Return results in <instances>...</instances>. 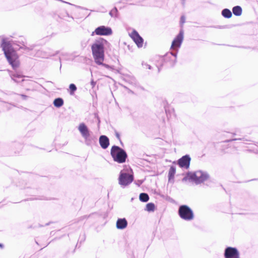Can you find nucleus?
Wrapping results in <instances>:
<instances>
[{"mask_svg": "<svg viewBox=\"0 0 258 258\" xmlns=\"http://www.w3.org/2000/svg\"><path fill=\"white\" fill-rule=\"evenodd\" d=\"M232 16L231 11L227 9V19L230 18Z\"/></svg>", "mask_w": 258, "mask_h": 258, "instance_id": "nucleus-23", "label": "nucleus"}, {"mask_svg": "<svg viewBox=\"0 0 258 258\" xmlns=\"http://www.w3.org/2000/svg\"><path fill=\"white\" fill-rule=\"evenodd\" d=\"M183 38V32L181 30L178 35L173 40L171 45V48H174L175 47H179L182 42Z\"/></svg>", "mask_w": 258, "mask_h": 258, "instance_id": "nucleus-12", "label": "nucleus"}, {"mask_svg": "<svg viewBox=\"0 0 258 258\" xmlns=\"http://www.w3.org/2000/svg\"><path fill=\"white\" fill-rule=\"evenodd\" d=\"M222 15L224 17L226 18V9L223 10L222 12Z\"/></svg>", "mask_w": 258, "mask_h": 258, "instance_id": "nucleus-26", "label": "nucleus"}, {"mask_svg": "<svg viewBox=\"0 0 258 258\" xmlns=\"http://www.w3.org/2000/svg\"><path fill=\"white\" fill-rule=\"evenodd\" d=\"M110 154L113 160L118 163L125 162L127 156L124 150L116 146L112 147Z\"/></svg>", "mask_w": 258, "mask_h": 258, "instance_id": "nucleus-4", "label": "nucleus"}, {"mask_svg": "<svg viewBox=\"0 0 258 258\" xmlns=\"http://www.w3.org/2000/svg\"><path fill=\"white\" fill-rule=\"evenodd\" d=\"M12 79L16 82H20L19 79L22 78V76L18 73L11 75Z\"/></svg>", "mask_w": 258, "mask_h": 258, "instance_id": "nucleus-19", "label": "nucleus"}, {"mask_svg": "<svg viewBox=\"0 0 258 258\" xmlns=\"http://www.w3.org/2000/svg\"><path fill=\"white\" fill-rule=\"evenodd\" d=\"M185 17L184 16H182L180 19V23L183 24L185 22Z\"/></svg>", "mask_w": 258, "mask_h": 258, "instance_id": "nucleus-25", "label": "nucleus"}, {"mask_svg": "<svg viewBox=\"0 0 258 258\" xmlns=\"http://www.w3.org/2000/svg\"><path fill=\"white\" fill-rule=\"evenodd\" d=\"M242 10L240 6H234L232 8V13L236 16H240L242 14Z\"/></svg>", "mask_w": 258, "mask_h": 258, "instance_id": "nucleus-15", "label": "nucleus"}, {"mask_svg": "<svg viewBox=\"0 0 258 258\" xmlns=\"http://www.w3.org/2000/svg\"><path fill=\"white\" fill-rule=\"evenodd\" d=\"M99 144L102 148H107L109 145V139L105 136H101L99 138Z\"/></svg>", "mask_w": 258, "mask_h": 258, "instance_id": "nucleus-13", "label": "nucleus"}, {"mask_svg": "<svg viewBox=\"0 0 258 258\" xmlns=\"http://www.w3.org/2000/svg\"><path fill=\"white\" fill-rule=\"evenodd\" d=\"M69 88L70 90V94L71 95H74V92L77 90V87L74 84H71L70 85Z\"/></svg>", "mask_w": 258, "mask_h": 258, "instance_id": "nucleus-21", "label": "nucleus"}, {"mask_svg": "<svg viewBox=\"0 0 258 258\" xmlns=\"http://www.w3.org/2000/svg\"><path fill=\"white\" fill-rule=\"evenodd\" d=\"M155 209V205L153 203H148L146 207V210L147 211H153Z\"/></svg>", "mask_w": 258, "mask_h": 258, "instance_id": "nucleus-20", "label": "nucleus"}, {"mask_svg": "<svg viewBox=\"0 0 258 258\" xmlns=\"http://www.w3.org/2000/svg\"><path fill=\"white\" fill-rule=\"evenodd\" d=\"M117 10L115 8L110 11L109 14L112 17H116L117 16Z\"/></svg>", "mask_w": 258, "mask_h": 258, "instance_id": "nucleus-22", "label": "nucleus"}, {"mask_svg": "<svg viewBox=\"0 0 258 258\" xmlns=\"http://www.w3.org/2000/svg\"><path fill=\"white\" fill-rule=\"evenodd\" d=\"M149 199V196L147 194L142 193L140 195V200L144 202H147Z\"/></svg>", "mask_w": 258, "mask_h": 258, "instance_id": "nucleus-18", "label": "nucleus"}, {"mask_svg": "<svg viewBox=\"0 0 258 258\" xmlns=\"http://www.w3.org/2000/svg\"><path fill=\"white\" fill-rule=\"evenodd\" d=\"M227 258H240V253L236 247L227 246Z\"/></svg>", "mask_w": 258, "mask_h": 258, "instance_id": "nucleus-11", "label": "nucleus"}, {"mask_svg": "<svg viewBox=\"0 0 258 258\" xmlns=\"http://www.w3.org/2000/svg\"><path fill=\"white\" fill-rule=\"evenodd\" d=\"M2 47L8 61L13 68L16 69L18 68L20 64L18 56L11 44L3 40Z\"/></svg>", "mask_w": 258, "mask_h": 258, "instance_id": "nucleus-2", "label": "nucleus"}, {"mask_svg": "<svg viewBox=\"0 0 258 258\" xmlns=\"http://www.w3.org/2000/svg\"><path fill=\"white\" fill-rule=\"evenodd\" d=\"M236 140H241L240 138H232V139H227L226 142L227 143L233 141H236Z\"/></svg>", "mask_w": 258, "mask_h": 258, "instance_id": "nucleus-24", "label": "nucleus"}, {"mask_svg": "<svg viewBox=\"0 0 258 258\" xmlns=\"http://www.w3.org/2000/svg\"><path fill=\"white\" fill-rule=\"evenodd\" d=\"M224 254L225 257H226V249H225V250H224Z\"/></svg>", "mask_w": 258, "mask_h": 258, "instance_id": "nucleus-30", "label": "nucleus"}, {"mask_svg": "<svg viewBox=\"0 0 258 258\" xmlns=\"http://www.w3.org/2000/svg\"><path fill=\"white\" fill-rule=\"evenodd\" d=\"M115 136H116V137H117V139H120V136H119V134L118 133L116 132L115 133Z\"/></svg>", "mask_w": 258, "mask_h": 258, "instance_id": "nucleus-28", "label": "nucleus"}, {"mask_svg": "<svg viewBox=\"0 0 258 258\" xmlns=\"http://www.w3.org/2000/svg\"><path fill=\"white\" fill-rule=\"evenodd\" d=\"M91 84L92 87H94L96 84V83L93 80H92L91 82Z\"/></svg>", "mask_w": 258, "mask_h": 258, "instance_id": "nucleus-27", "label": "nucleus"}, {"mask_svg": "<svg viewBox=\"0 0 258 258\" xmlns=\"http://www.w3.org/2000/svg\"><path fill=\"white\" fill-rule=\"evenodd\" d=\"M209 177L210 176L207 172L202 170H198L194 172L187 173L182 179V181L188 180L195 183L196 184H199L207 180Z\"/></svg>", "mask_w": 258, "mask_h": 258, "instance_id": "nucleus-3", "label": "nucleus"}, {"mask_svg": "<svg viewBox=\"0 0 258 258\" xmlns=\"http://www.w3.org/2000/svg\"><path fill=\"white\" fill-rule=\"evenodd\" d=\"M190 158L189 155H185L180 158L178 161L179 166L181 168L188 169L189 167Z\"/></svg>", "mask_w": 258, "mask_h": 258, "instance_id": "nucleus-8", "label": "nucleus"}, {"mask_svg": "<svg viewBox=\"0 0 258 258\" xmlns=\"http://www.w3.org/2000/svg\"><path fill=\"white\" fill-rule=\"evenodd\" d=\"M127 222L125 218L118 219L116 222V227L119 229H123L127 226Z\"/></svg>", "mask_w": 258, "mask_h": 258, "instance_id": "nucleus-14", "label": "nucleus"}, {"mask_svg": "<svg viewBox=\"0 0 258 258\" xmlns=\"http://www.w3.org/2000/svg\"><path fill=\"white\" fill-rule=\"evenodd\" d=\"M176 172V168L175 166H171L169 169L168 172V179L169 181L173 180L174 178V174Z\"/></svg>", "mask_w": 258, "mask_h": 258, "instance_id": "nucleus-16", "label": "nucleus"}, {"mask_svg": "<svg viewBox=\"0 0 258 258\" xmlns=\"http://www.w3.org/2000/svg\"><path fill=\"white\" fill-rule=\"evenodd\" d=\"M130 35L139 47H142L143 39L136 31L134 30Z\"/></svg>", "mask_w": 258, "mask_h": 258, "instance_id": "nucleus-10", "label": "nucleus"}, {"mask_svg": "<svg viewBox=\"0 0 258 258\" xmlns=\"http://www.w3.org/2000/svg\"><path fill=\"white\" fill-rule=\"evenodd\" d=\"M0 247H3V245L2 244L0 243Z\"/></svg>", "mask_w": 258, "mask_h": 258, "instance_id": "nucleus-31", "label": "nucleus"}, {"mask_svg": "<svg viewBox=\"0 0 258 258\" xmlns=\"http://www.w3.org/2000/svg\"><path fill=\"white\" fill-rule=\"evenodd\" d=\"M112 33V31L111 28L105 26H101L96 28L95 31L93 32L92 35L95 34L97 35L108 36L111 35Z\"/></svg>", "mask_w": 258, "mask_h": 258, "instance_id": "nucleus-7", "label": "nucleus"}, {"mask_svg": "<svg viewBox=\"0 0 258 258\" xmlns=\"http://www.w3.org/2000/svg\"><path fill=\"white\" fill-rule=\"evenodd\" d=\"M180 217L187 221H189L194 218V214L192 210L187 206L183 205L179 207L178 211Z\"/></svg>", "mask_w": 258, "mask_h": 258, "instance_id": "nucleus-6", "label": "nucleus"}, {"mask_svg": "<svg viewBox=\"0 0 258 258\" xmlns=\"http://www.w3.org/2000/svg\"><path fill=\"white\" fill-rule=\"evenodd\" d=\"M63 104V101L62 99L60 98H58L57 99H55L53 101V104L55 107H61Z\"/></svg>", "mask_w": 258, "mask_h": 258, "instance_id": "nucleus-17", "label": "nucleus"}, {"mask_svg": "<svg viewBox=\"0 0 258 258\" xmlns=\"http://www.w3.org/2000/svg\"><path fill=\"white\" fill-rule=\"evenodd\" d=\"M78 130L84 139L87 140L90 136V131L87 126L84 123H81L79 124Z\"/></svg>", "mask_w": 258, "mask_h": 258, "instance_id": "nucleus-9", "label": "nucleus"}, {"mask_svg": "<svg viewBox=\"0 0 258 258\" xmlns=\"http://www.w3.org/2000/svg\"><path fill=\"white\" fill-rule=\"evenodd\" d=\"M107 43V41L103 39L96 41L92 46L93 56L96 63L101 65L107 69H112L111 67L103 63L104 60V46Z\"/></svg>", "mask_w": 258, "mask_h": 258, "instance_id": "nucleus-1", "label": "nucleus"}, {"mask_svg": "<svg viewBox=\"0 0 258 258\" xmlns=\"http://www.w3.org/2000/svg\"><path fill=\"white\" fill-rule=\"evenodd\" d=\"M146 66L148 67L149 69H151V66L150 65L147 64Z\"/></svg>", "mask_w": 258, "mask_h": 258, "instance_id": "nucleus-29", "label": "nucleus"}, {"mask_svg": "<svg viewBox=\"0 0 258 258\" xmlns=\"http://www.w3.org/2000/svg\"><path fill=\"white\" fill-rule=\"evenodd\" d=\"M134 180V176L132 174L126 173L124 170L120 172L118 182L121 186L124 187L132 182Z\"/></svg>", "mask_w": 258, "mask_h": 258, "instance_id": "nucleus-5", "label": "nucleus"}]
</instances>
